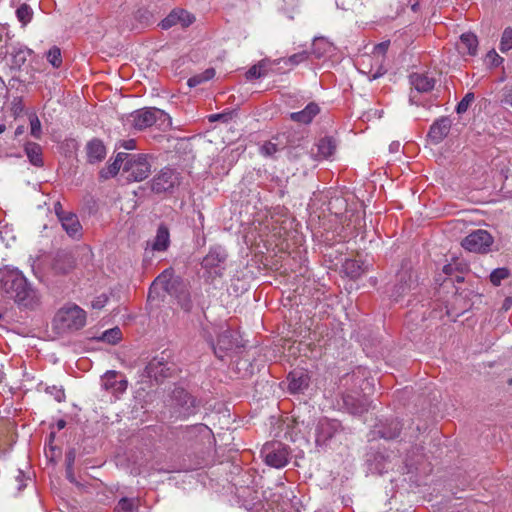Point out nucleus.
Segmentation results:
<instances>
[{"instance_id": "1", "label": "nucleus", "mask_w": 512, "mask_h": 512, "mask_svg": "<svg viewBox=\"0 0 512 512\" xmlns=\"http://www.w3.org/2000/svg\"><path fill=\"white\" fill-rule=\"evenodd\" d=\"M1 290L5 296L21 308L34 309L39 305L38 292L31 287L21 271L8 269L3 272L1 279Z\"/></svg>"}, {"instance_id": "2", "label": "nucleus", "mask_w": 512, "mask_h": 512, "mask_svg": "<svg viewBox=\"0 0 512 512\" xmlns=\"http://www.w3.org/2000/svg\"><path fill=\"white\" fill-rule=\"evenodd\" d=\"M54 322L65 330H79L86 324V312L76 304H67L57 312Z\"/></svg>"}, {"instance_id": "3", "label": "nucleus", "mask_w": 512, "mask_h": 512, "mask_svg": "<svg viewBox=\"0 0 512 512\" xmlns=\"http://www.w3.org/2000/svg\"><path fill=\"white\" fill-rule=\"evenodd\" d=\"M159 290H163L169 295L175 296L179 299H186L187 296L185 284L179 277H175L173 275V271L171 269L163 271L154 280L149 291V298L152 296L153 292H158Z\"/></svg>"}, {"instance_id": "4", "label": "nucleus", "mask_w": 512, "mask_h": 512, "mask_svg": "<svg viewBox=\"0 0 512 512\" xmlns=\"http://www.w3.org/2000/svg\"><path fill=\"white\" fill-rule=\"evenodd\" d=\"M170 121V117L163 110L158 108H143L134 111L130 115V122L137 130H143L159 123L163 125Z\"/></svg>"}, {"instance_id": "5", "label": "nucleus", "mask_w": 512, "mask_h": 512, "mask_svg": "<svg viewBox=\"0 0 512 512\" xmlns=\"http://www.w3.org/2000/svg\"><path fill=\"white\" fill-rule=\"evenodd\" d=\"M123 173L128 181L139 182L146 179L151 173V164L146 155L128 154L123 166Z\"/></svg>"}, {"instance_id": "6", "label": "nucleus", "mask_w": 512, "mask_h": 512, "mask_svg": "<svg viewBox=\"0 0 512 512\" xmlns=\"http://www.w3.org/2000/svg\"><path fill=\"white\" fill-rule=\"evenodd\" d=\"M172 415L176 418L185 419L195 414L196 401L183 388H175L171 397Z\"/></svg>"}, {"instance_id": "7", "label": "nucleus", "mask_w": 512, "mask_h": 512, "mask_svg": "<svg viewBox=\"0 0 512 512\" xmlns=\"http://www.w3.org/2000/svg\"><path fill=\"white\" fill-rule=\"evenodd\" d=\"M261 454L265 463L274 468H283L289 461V451L287 447L280 442L266 443L262 449Z\"/></svg>"}, {"instance_id": "8", "label": "nucleus", "mask_w": 512, "mask_h": 512, "mask_svg": "<svg viewBox=\"0 0 512 512\" xmlns=\"http://www.w3.org/2000/svg\"><path fill=\"white\" fill-rule=\"evenodd\" d=\"M180 173L170 167L163 168L152 180V190L156 193L173 192L180 185Z\"/></svg>"}, {"instance_id": "9", "label": "nucleus", "mask_w": 512, "mask_h": 512, "mask_svg": "<svg viewBox=\"0 0 512 512\" xmlns=\"http://www.w3.org/2000/svg\"><path fill=\"white\" fill-rule=\"evenodd\" d=\"M493 244V237L486 230H475L467 235L461 242L462 247L474 253H487Z\"/></svg>"}, {"instance_id": "10", "label": "nucleus", "mask_w": 512, "mask_h": 512, "mask_svg": "<svg viewBox=\"0 0 512 512\" xmlns=\"http://www.w3.org/2000/svg\"><path fill=\"white\" fill-rule=\"evenodd\" d=\"M101 386L115 398H119L126 391L128 382L119 372L109 370L101 377Z\"/></svg>"}, {"instance_id": "11", "label": "nucleus", "mask_w": 512, "mask_h": 512, "mask_svg": "<svg viewBox=\"0 0 512 512\" xmlns=\"http://www.w3.org/2000/svg\"><path fill=\"white\" fill-rule=\"evenodd\" d=\"M226 253L220 248H213L202 260V267L210 274L222 276Z\"/></svg>"}, {"instance_id": "12", "label": "nucleus", "mask_w": 512, "mask_h": 512, "mask_svg": "<svg viewBox=\"0 0 512 512\" xmlns=\"http://www.w3.org/2000/svg\"><path fill=\"white\" fill-rule=\"evenodd\" d=\"M415 281L412 277L410 269H402L396 275V284L393 286L390 297L393 301L398 302L401 297L405 296L413 287Z\"/></svg>"}, {"instance_id": "13", "label": "nucleus", "mask_w": 512, "mask_h": 512, "mask_svg": "<svg viewBox=\"0 0 512 512\" xmlns=\"http://www.w3.org/2000/svg\"><path fill=\"white\" fill-rule=\"evenodd\" d=\"M57 216L61 222L62 228L65 230L69 237L74 240L81 239L83 235V229L76 214L71 212H57Z\"/></svg>"}, {"instance_id": "14", "label": "nucleus", "mask_w": 512, "mask_h": 512, "mask_svg": "<svg viewBox=\"0 0 512 512\" xmlns=\"http://www.w3.org/2000/svg\"><path fill=\"white\" fill-rule=\"evenodd\" d=\"M341 428L338 420L323 418L320 419L316 427V443L324 444L332 438Z\"/></svg>"}, {"instance_id": "15", "label": "nucleus", "mask_w": 512, "mask_h": 512, "mask_svg": "<svg viewBox=\"0 0 512 512\" xmlns=\"http://www.w3.org/2000/svg\"><path fill=\"white\" fill-rule=\"evenodd\" d=\"M195 18L189 12L178 9L173 10L167 17H165L161 22L160 26L162 29L166 30L175 25H180L181 27H188L194 22Z\"/></svg>"}, {"instance_id": "16", "label": "nucleus", "mask_w": 512, "mask_h": 512, "mask_svg": "<svg viewBox=\"0 0 512 512\" xmlns=\"http://www.w3.org/2000/svg\"><path fill=\"white\" fill-rule=\"evenodd\" d=\"M170 246V233L166 225L158 226L155 237L147 242L146 251L165 252Z\"/></svg>"}, {"instance_id": "17", "label": "nucleus", "mask_w": 512, "mask_h": 512, "mask_svg": "<svg viewBox=\"0 0 512 512\" xmlns=\"http://www.w3.org/2000/svg\"><path fill=\"white\" fill-rule=\"evenodd\" d=\"M451 120L449 117L437 119L430 127L428 137L433 144L441 143L449 134Z\"/></svg>"}, {"instance_id": "18", "label": "nucleus", "mask_w": 512, "mask_h": 512, "mask_svg": "<svg viewBox=\"0 0 512 512\" xmlns=\"http://www.w3.org/2000/svg\"><path fill=\"white\" fill-rule=\"evenodd\" d=\"M289 391L291 393L303 392L309 386V375L303 370H294L288 375Z\"/></svg>"}, {"instance_id": "19", "label": "nucleus", "mask_w": 512, "mask_h": 512, "mask_svg": "<svg viewBox=\"0 0 512 512\" xmlns=\"http://www.w3.org/2000/svg\"><path fill=\"white\" fill-rule=\"evenodd\" d=\"M234 345L235 342L231 331L225 330L218 336L217 343L213 346L214 353L219 359L223 360L227 352L233 349Z\"/></svg>"}, {"instance_id": "20", "label": "nucleus", "mask_w": 512, "mask_h": 512, "mask_svg": "<svg viewBox=\"0 0 512 512\" xmlns=\"http://www.w3.org/2000/svg\"><path fill=\"white\" fill-rule=\"evenodd\" d=\"M343 401L347 409L354 415H361L362 413L368 411L370 406L368 398L364 396L355 398L351 394H345L343 396Z\"/></svg>"}, {"instance_id": "21", "label": "nucleus", "mask_w": 512, "mask_h": 512, "mask_svg": "<svg viewBox=\"0 0 512 512\" xmlns=\"http://www.w3.org/2000/svg\"><path fill=\"white\" fill-rule=\"evenodd\" d=\"M319 112V106L316 103L311 102L303 110L291 113L290 118L291 120L301 124H309Z\"/></svg>"}, {"instance_id": "22", "label": "nucleus", "mask_w": 512, "mask_h": 512, "mask_svg": "<svg viewBox=\"0 0 512 512\" xmlns=\"http://www.w3.org/2000/svg\"><path fill=\"white\" fill-rule=\"evenodd\" d=\"M87 158L89 163L102 161L106 156V148L102 141L93 139L86 146Z\"/></svg>"}, {"instance_id": "23", "label": "nucleus", "mask_w": 512, "mask_h": 512, "mask_svg": "<svg viewBox=\"0 0 512 512\" xmlns=\"http://www.w3.org/2000/svg\"><path fill=\"white\" fill-rule=\"evenodd\" d=\"M457 47L462 54L474 56L477 53L478 47L477 37L472 33H463L460 36Z\"/></svg>"}, {"instance_id": "24", "label": "nucleus", "mask_w": 512, "mask_h": 512, "mask_svg": "<svg viewBox=\"0 0 512 512\" xmlns=\"http://www.w3.org/2000/svg\"><path fill=\"white\" fill-rule=\"evenodd\" d=\"M317 158L328 159L334 155L337 149V143L332 137L321 138L317 143Z\"/></svg>"}, {"instance_id": "25", "label": "nucleus", "mask_w": 512, "mask_h": 512, "mask_svg": "<svg viewBox=\"0 0 512 512\" xmlns=\"http://www.w3.org/2000/svg\"><path fill=\"white\" fill-rule=\"evenodd\" d=\"M411 85L418 92H428L434 88L435 80L427 75L414 73L410 76Z\"/></svg>"}, {"instance_id": "26", "label": "nucleus", "mask_w": 512, "mask_h": 512, "mask_svg": "<svg viewBox=\"0 0 512 512\" xmlns=\"http://www.w3.org/2000/svg\"><path fill=\"white\" fill-rule=\"evenodd\" d=\"M126 158L127 153L119 152L116 155L114 161L111 164H109L106 168L100 171V177L103 179H108L110 177L115 176L119 172L121 166H124Z\"/></svg>"}, {"instance_id": "27", "label": "nucleus", "mask_w": 512, "mask_h": 512, "mask_svg": "<svg viewBox=\"0 0 512 512\" xmlns=\"http://www.w3.org/2000/svg\"><path fill=\"white\" fill-rule=\"evenodd\" d=\"M33 51L26 46L23 45H15L11 51L12 56V66L16 68H20L25 64L27 58L31 56Z\"/></svg>"}, {"instance_id": "28", "label": "nucleus", "mask_w": 512, "mask_h": 512, "mask_svg": "<svg viewBox=\"0 0 512 512\" xmlns=\"http://www.w3.org/2000/svg\"><path fill=\"white\" fill-rule=\"evenodd\" d=\"M24 150L32 165L37 167H41L43 165L42 148L39 144L28 142L25 145Z\"/></svg>"}, {"instance_id": "29", "label": "nucleus", "mask_w": 512, "mask_h": 512, "mask_svg": "<svg viewBox=\"0 0 512 512\" xmlns=\"http://www.w3.org/2000/svg\"><path fill=\"white\" fill-rule=\"evenodd\" d=\"M332 44L323 37L315 38L312 45V54L321 58L331 52Z\"/></svg>"}, {"instance_id": "30", "label": "nucleus", "mask_w": 512, "mask_h": 512, "mask_svg": "<svg viewBox=\"0 0 512 512\" xmlns=\"http://www.w3.org/2000/svg\"><path fill=\"white\" fill-rule=\"evenodd\" d=\"M344 272L352 279H356L364 272L362 265L357 260H346L343 264Z\"/></svg>"}, {"instance_id": "31", "label": "nucleus", "mask_w": 512, "mask_h": 512, "mask_svg": "<svg viewBox=\"0 0 512 512\" xmlns=\"http://www.w3.org/2000/svg\"><path fill=\"white\" fill-rule=\"evenodd\" d=\"M137 507L138 499L124 497L118 501L114 512H134Z\"/></svg>"}, {"instance_id": "32", "label": "nucleus", "mask_w": 512, "mask_h": 512, "mask_svg": "<svg viewBox=\"0 0 512 512\" xmlns=\"http://www.w3.org/2000/svg\"><path fill=\"white\" fill-rule=\"evenodd\" d=\"M16 17L22 26H26L32 20L33 10L29 5L21 4L16 10Z\"/></svg>"}, {"instance_id": "33", "label": "nucleus", "mask_w": 512, "mask_h": 512, "mask_svg": "<svg viewBox=\"0 0 512 512\" xmlns=\"http://www.w3.org/2000/svg\"><path fill=\"white\" fill-rule=\"evenodd\" d=\"M122 332L118 327L106 330L99 337V340L108 344H116L121 340Z\"/></svg>"}, {"instance_id": "34", "label": "nucleus", "mask_w": 512, "mask_h": 512, "mask_svg": "<svg viewBox=\"0 0 512 512\" xmlns=\"http://www.w3.org/2000/svg\"><path fill=\"white\" fill-rule=\"evenodd\" d=\"M47 61L54 67V68H60L62 65V54L61 50L57 46H53L50 48L46 53Z\"/></svg>"}, {"instance_id": "35", "label": "nucleus", "mask_w": 512, "mask_h": 512, "mask_svg": "<svg viewBox=\"0 0 512 512\" xmlns=\"http://www.w3.org/2000/svg\"><path fill=\"white\" fill-rule=\"evenodd\" d=\"M400 429H401L400 422L397 420H394L389 424V428L384 429V430H379L378 433L384 439H394L399 436Z\"/></svg>"}, {"instance_id": "36", "label": "nucleus", "mask_w": 512, "mask_h": 512, "mask_svg": "<svg viewBox=\"0 0 512 512\" xmlns=\"http://www.w3.org/2000/svg\"><path fill=\"white\" fill-rule=\"evenodd\" d=\"M510 276V271L507 268H496L490 273V281L494 286H499L501 282Z\"/></svg>"}, {"instance_id": "37", "label": "nucleus", "mask_w": 512, "mask_h": 512, "mask_svg": "<svg viewBox=\"0 0 512 512\" xmlns=\"http://www.w3.org/2000/svg\"><path fill=\"white\" fill-rule=\"evenodd\" d=\"M499 48L502 52H507L510 49H512V29L511 28H507L504 30L502 37H501V42H500Z\"/></svg>"}, {"instance_id": "38", "label": "nucleus", "mask_w": 512, "mask_h": 512, "mask_svg": "<svg viewBox=\"0 0 512 512\" xmlns=\"http://www.w3.org/2000/svg\"><path fill=\"white\" fill-rule=\"evenodd\" d=\"M475 99V96L472 92H468L464 97L463 99L457 104L456 106V112L458 114H463L465 113L469 106L471 105V103L474 101Z\"/></svg>"}, {"instance_id": "39", "label": "nucleus", "mask_w": 512, "mask_h": 512, "mask_svg": "<svg viewBox=\"0 0 512 512\" xmlns=\"http://www.w3.org/2000/svg\"><path fill=\"white\" fill-rule=\"evenodd\" d=\"M29 120H30L31 135L36 139H40L42 130H41V122H40L39 118L36 115H32V116H30Z\"/></svg>"}, {"instance_id": "40", "label": "nucleus", "mask_w": 512, "mask_h": 512, "mask_svg": "<svg viewBox=\"0 0 512 512\" xmlns=\"http://www.w3.org/2000/svg\"><path fill=\"white\" fill-rule=\"evenodd\" d=\"M308 58V53L306 51H302L299 53H295L291 55L286 61V64H291L292 66L298 65L299 63L305 61Z\"/></svg>"}, {"instance_id": "41", "label": "nucleus", "mask_w": 512, "mask_h": 512, "mask_svg": "<svg viewBox=\"0 0 512 512\" xmlns=\"http://www.w3.org/2000/svg\"><path fill=\"white\" fill-rule=\"evenodd\" d=\"M263 64L259 63L258 65L252 66L246 73L248 79L260 78L264 75L262 71Z\"/></svg>"}, {"instance_id": "42", "label": "nucleus", "mask_w": 512, "mask_h": 512, "mask_svg": "<svg viewBox=\"0 0 512 512\" xmlns=\"http://www.w3.org/2000/svg\"><path fill=\"white\" fill-rule=\"evenodd\" d=\"M260 151L265 156H273L278 151V147L272 142H266L261 146Z\"/></svg>"}, {"instance_id": "43", "label": "nucleus", "mask_w": 512, "mask_h": 512, "mask_svg": "<svg viewBox=\"0 0 512 512\" xmlns=\"http://www.w3.org/2000/svg\"><path fill=\"white\" fill-rule=\"evenodd\" d=\"M161 365H162V362L160 360H158L156 358L151 360L146 367L148 375L150 377L154 376L155 378H157V372L155 370L158 366H161Z\"/></svg>"}, {"instance_id": "44", "label": "nucleus", "mask_w": 512, "mask_h": 512, "mask_svg": "<svg viewBox=\"0 0 512 512\" xmlns=\"http://www.w3.org/2000/svg\"><path fill=\"white\" fill-rule=\"evenodd\" d=\"M107 301L108 297L105 294H102L92 301V308L101 309L106 305Z\"/></svg>"}, {"instance_id": "45", "label": "nucleus", "mask_w": 512, "mask_h": 512, "mask_svg": "<svg viewBox=\"0 0 512 512\" xmlns=\"http://www.w3.org/2000/svg\"><path fill=\"white\" fill-rule=\"evenodd\" d=\"M390 46V41H383L374 47L375 54H385Z\"/></svg>"}, {"instance_id": "46", "label": "nucleus", "mask_w": 512, "mask_h": 512, "mask_svg": "<svg viewBox=\"0 0 512 512\" xmlns=\"http://www.w3.org/2000/svg\"><path fill=\"white\" fill-rule=\"evenodd\" d=\"M230 118L229 113H217V114H211L208 116L209 122H216V121H227Z\"/></svg>"}, {"instance_id": "47", "label": "nucleus", "mask_w": 512, "mask_h": 512, "mask_svg": "<svg viewBox=\"0 0 512 512\" xmlns=\"http://www.w3.org/2000/svg\"><path fill=\"white\" fill-rule=\"evenodd\" d=\"M75 459H76V452H75V450L74 449H70L69 451H67L66 455H65L66 467H73Z\"/></svg>"}, {"instance_id": "48", "label": "nucleus", "mask_w": 512, "mask_h": 512, "mask_svg": "<svg viewBox=\"0 0 512 512\" xmlns=\"http://www.w3.org/2000/svg\"><path fill=\"white\" fill-rule=\"evenodd\" d=\"M203 82L205 81L202 79L201 74H198L190 77L187 81V84L189 87L193 88L200 85Z\"/></svg>"}, {"instance_id": "49", "label": "nucleus", "mask_w": 512, "mask_h": 512, "mask_svg": "<svg viewBox=\"0 0 512 512\" xmlns=\"http://www.w3.org/2000/svg\"><path fill=\"white\" fill-rule=\"evenodd\" d=\"M357 374H361L364 378H366V370L364 369H361V368H358V371L357 372H353L352 373V376L350 377L351 379L356 377ZM363 385H369V382L367 379H364L362 384L360 385V389L362 391H365L366 390V387H364Z\"/></svg>"}, {"instance_id": "50", "label": "nucleus", "mask_w": 512, "mask_h": 512, "mask_svg": "<svg viewBox=\"0 0 512 512\" xmlns=\"http://www.w3.org/2000/svg\"><path fill=\"white\" fill-rule=\"evenodd\" d=\"M52 390L54 391L53 395H54V398H55L56 401L61 402V401L64 400L65 393H64L63 389L53 387ZM50 392L52 393V391H50Z\"/></svg>"}, {"instance_id": "51", "label": "nucleus", "mask_w": 512, "mask_h": 512, "mask_svg": "<svg viewBox=\"0 0 512 512\" xmlns=\"http://www.w3.org/2000/svg\"><path fill=\"white\" fill-rule=\"evenodd\" d=\"M121 146L126 150H133L136 148V141L134 139L125 140Z\"/></svg>"}, {"instance_id": "52", "label": "nucleus", "mask_w": 512, "mask_h": 512, "mask_svg": "<svg viewBox=\"0 0 512 512\" xmlns=\"http://www.w3.org/2000/svg\"><path fill=\"white\" fill-rule=\"evenodd\" d=\"M66 478L73 484H77V480L73 471V467H66Z\"/></svg>"}, {"instance_id": "53", "label": "nucleus", "mask_w": 512, "mask_h": 512, "mask_svg": "<svg viewBox=\"0 0 512 512\" xmlns=\"http://www.w3.org/2000/svg\"><path fill=\"white\" fill-rule=\"evenodd\" d=\"M215 76V71L214 69L210 68V69H207L205 70L203 73H201V77L202 79L206 82L210 79H212L213 77Z\"/></svg>"}, {"instance_id": "54", "label": "nucleus", "mask_w": 512, "mask_h": 512, "mask_svg": "<svg viewBox=\"0 0 512 512\" xmlns=\"http://www.w3.org/2000/svg\"><path fill=\"white\" fill-rule=\"evenodd\" d=\"M501 101L503 104L512 107V91L505 93Z\"/></svg>"}, {"instance_id": "55", "label": "nucleus", "mask_w": 512, "mask_h": 512, "mask_svg": "<svg viewBox=\"0 0 512 512\" xmlns=\"http://www.w3.org/2000/svg\"><path fill=\"white\" fill-rule=\"evenodd\" d=\"M454 270H455V265H453V264H446V265L443 267V272H444V274H446L447 276H452V275H453Z\"/></svg>"}, {"instance_id": "56", "label": "nucleus", "mask_w": 512, "mask_h": 512, "mask_svg": "<svg viewBox=\"0 0 512 512\" xmlns=\"http://www.w3.org/2000/svg\"><path fill=\"white\" fill-rule=\"evenodd\" d=\"M399 147H400L399 142H393V143H391V144H390V146H389V150H390L391 152H393V153H394V152H398Z\"/></svg>"}, {"instance_id": "57", "label": "nucleus", "mask_w": 512, "mask_h": 512, "mask_svg": "<svg viewBox=\"0 0 512 512\" xmlns=\"http://www.w3.org/2000/svg\"><path fill=\"white\" fill-rule=\"evenodd\" d=\"M54 269H55L57 272H60V273H66V272H67V270H66V269L61 268V267L59 266V260H56V261H55Z\"/></svg>"}, {"instance_id": "58", "label": "nucleus", "mask_w": 512, "mask_h": 512, "mask_svg": "<svg viewBox=\"0 0 512 512\" xmlns=\"http://www.w3.org/2000/svg\"><path fill=\"white\" fill-rule=\"evenodd\" d=\"M58 427H59V429L64 428V427H65V421H64V420H60V421L58 422Z\"/></svg>"}, {"instance_id": "59", "label": "nucleus", "mask_w": 512, "mask_h": 512, "mask_svg": "<svg viewBox=\"0 0 512 512\" xmlns=\"http://www.w3.org/2000/svg\"><path fill=\"white\" fill-rule=\"evenodd\" d=\"M406 469H407V472H411L413 470V465L412 464H409V463H406Z\"/></svg>"}, {"instance_id": "60", "label": "nucleus", "mask_w": 512, "mask_h": 512, "mask_svg": "<svg viewBox=\"0 0 512 512\" xmlns=\"http://www.w3.org/2000/svg\"><path fill=\"white\" fill-rule=\"evenodd\" d=\"M417 7H418V2L417 1L411 4V8H412L413 11H416Z\"/></svg>"}, {"instance_id": "61", "label": "nucleus", "mask_w": 512, "mask_h": 512, "mask_svg": "<svg viewBox=\"0 0 512 512\" xmlns=\"http://www.w3.org/2000/svg\"><path fill=\"white\" fill-rule=\"evenodd\" d=\"M60 210H61V205H60V203H57V204L55 205V212H56V213H57V212H61Z\"/></svg>"}, {"instance_id": "62", "label": "nucleus", "mask_w": 512, "mask_h": 512, "mask_svg": "<svg viewBox=\"0 0 512 512\" xmlns=\"http://www.w3.org/2000/svg\"><path fill=\"white\" fill-rule=\"evenodd\" d=\"M6 130V126L4 124H0V134H2Z\"/></svg>"}, {"instance_id": "63", "label": "nucleus", "mask_w": 512, "mask_h": 512, "mask_svg": "<svg viewBox=\"0 0 512 512\" xmlns=\"http://www.w3.org/2000/svg\"><path fill=\"white\" fill-rule=\"evenodd\" d=\"M182 306H183V308L185 310H189V308H190V304L189 303H183Z\"/></svg>"}, {"instance_id": "64", "label": "nucleus", "mask_w": 512, "mask_h": 512, "mask_svg": "<svg viewBox=\"0 0 512 512\" xmlns=\"http://www.w3.org/2000/svg\"><path fill=\"white\" fill-rule=\"evenodd\" d=\"M462 280H463V278H462V277L456 276V281L460 282V281H462Z\"/></svg>"}]
</instances>
